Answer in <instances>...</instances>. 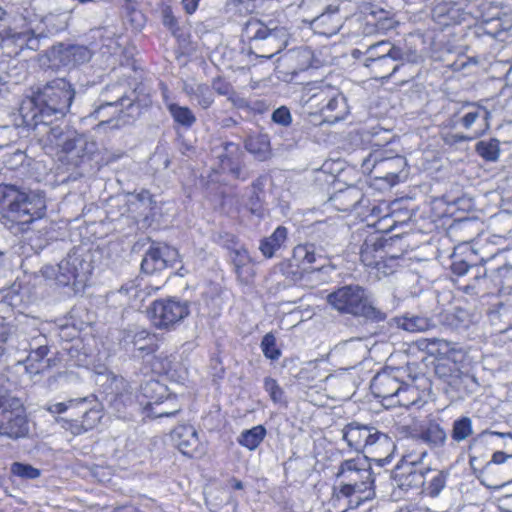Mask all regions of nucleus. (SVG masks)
<instances>
[{
  "label": "nucleus",
  "instance_id": "40",
  "mask_svg": "<svg viewBox=\"0 0 512 512\" xmlns=\"http://www.w3.org/2000/svg\"><path fill=\"white\" fill-rule=\"evenodd\" d=\"M266 433L267 431L263 425L254 426L251 429L241 432L238 437V443L250 451H253L262 443Z\"/></svg>",
  "mask_w": 512,
  "mask_h": 512
},
{
  "label": "nucleus",
  "instance_id": "49",
  "mask_svg": "<svg viewBox=\"0 0 512 512\" xmlns=\"http://www.w3.org/2000/svg\"><path fill=\"white\" fill-rule=\"evenodd\" d=\"M475 151L486 161H497L500 154L499 141L495 138L479 141L475 146Z\"/></svg>",
  "mask_w": 512,
  "mask_h": 512
},
{
  "label": "nucleus",
  "instance_id": "14",
  "mask_svg": "<svg viewBox=\"0 0 512 512\" xmlns=\"http://www.w3.org/2000/svg\"><path fill=\"white\" fill-rule=\"evenodd\" d=\"M178 257V251L168 245L151 246L142 259L141 271L148 275L163 271L173 267Z\"/></svg>",
  "mask_w": 512,
  "mask_h": 512
},
{
  "label": "nucleus",
  "instance_id": "63",
  "mask_svg": "<svg viewBox=\"0 0 512 512\" xmlns=\"http://www.w3.org/2000/svg\"><path fill=\"white\" fill-rule=\"evenodd\" d=\"M215 241L230 251L238 246L235 235L228 232L219 233Z\"/></svg>",
  "mask_w": 512,
  "mask_h": 512
},
{
  "label": "nucleus",
  "instance_id": "8",
  "mask_svg": "<svg viewBox=\"0 0 512 512\" xmlns=\"http://www.w3.org/2000/svg\"><path fill=\"white\" fill-rule=\"evenodd\" d=\"M147 314L156 328L172 330L190 315V302L177 297L158 299L149 306Z\"/></svg>",
  "mask_w": 512,
  "mask_h": 512
},
{
  "label": "nucleus",
  "instance_id": "9",
  "mask_svg": "<svg viewBox=\"0 0 512 512\" xmlns=\"http://www.w3.org/2000/svg\"><path fill=\"white\" fill-rule=\"evenodd\" d=\"M55 279L58 284L68 286L71 283H83L92 272L90 251L84 247H74L57 265Z\"/></svg>",
  "mask_w": 512,
  "mask_h": 512
},
{
  "label": "nucleus",
  "instance_id": "58",
  "mask_svg": "<svg viewBox=\"0 0 512 512\" xmlns=\"http://www.w3.org/2000/svg\"><path fill=\"white\" fill-rule=\"evenodd\" d=\"M376 269L378 275L388 276L395 272L396 269V258L391 257L387 259L386 257L381 258L377 264L373 267Z\"/></svg>",
  "mask_w": 512,
  "mask_h": 512
},
{
  "label": "nucleus",
  "instance_id": "64",
  "mask_svg": "<svg viewBox=\"0 0 512 512\" xmlns=\"http://www.w3.org/2000/svg\"><path fill=\"white\" fill-rule=\"evenodd\" d=\"M215 91L216 93H218L219 95H223V96H228L230 98V96L234 93L233 91V87L231 86L230 83L222 80V79H215L212 83V91Z\"/></svg>",
  "mask_w": 512,
  "mask_h": 512
},
{
  "label": "nucleus",
  "instance_id": "51",
  "mask_svg": "<svg viewBox=\"0 0 512 512\" xmlns=\"http://www.w3.org/2000/svg\"><path fill=\"white\" fill-rule=\"evenodd\" d=\"M333 2L337 0H302L300 9L313 17L329 9Z\"/></svg>",
  "mask_w": 512,
  "mask_h": 512
},
{
  "label": "nucleus",
  "instance_id": "7",
  "mask_svg": "<svg viewBox=\"0 0 512 512\" xmlns=\"http://www.w3.org/2000/svg\"><path fill=\"white\" fill-rule=\"evenodd\" d=\"M28 433L29 425L22 400L7 390H0V435L18 439Z\"/></svg>",
  "mask_w": 512,
  "mask_h": 512
},
{
  "label": "nucleus",
  "instance_id": "16",
  "mask_svg": "<svg viewBox=\"0 0 512 512\" xmlns=\"http://www.w3.org/2000/svg\"><path fill=\"white\" fill-rule=\"evenodd\" d=\"M25 187L15 184L0 186V203L11 221L21 225L22 216L25 214Z\"/></svg>",
  "mask_w": 512,
  "mask_h": 512
},
{
  "label": "nucleus",
  "instance_id": "37",
  "mask_svg": "<svg viewBox=\"0 0 512 512\" xmlns=\"http://www.w3.org/2000/svg\"><path fill=\"white\" fill-rule=\"evenodd\" d=\"M264 185L265 179L263 177H258L253 181L250 187V196L246 204L249 211L257 217H262L264 214Z\"/></svg>",
  "mask_w": 512,
  "mask_h": 512
},
{
  "label": "nucleus",
  "instance_id": "42",
  "mask_svg": "<svg viewBox=\"0 0 512 512\" xmlns=\"http://www.w3.org/2000/svg\"><path fill=\"white\" fill-rule=\"evenodd\" d=\"M442 324L452 330L466 329L470 323L469 313L462 308L456 307L442 315Z\"/></svg>",
  "mask_w": 512,
  "mask_h": 512
},
{
  "label": "nucleus",
  "instance_id": "4",
  "mask_svg": "<svg viewBox=\"0 0 512 512\" xmlns=\"http://www.w3.org/2000/svg\"><path fill=\"white\" fill-rule=\"evenodd\" d=\"M327 303L341 314L378 323L386 320L387 311L374 304L370 294L358 284L339 287L327 295Z\"/></svg>",
  "mask_w": 512,
  "mask_h": 512
},
{
  "label": "nucleus",
  "instance_id": "46",
  "mask_svg": "<svg viewBox=\"0 0 512 512\" xmlns=\"http://www.w3.org/2000/svg\"><path fill=\"white\" fill-rule=\"evenodd\" d=\"M473 434L472 420L468 416H461L452 423L451 438L457 442L467 440Z\"/></svg>",
  "mask_w": 512,
  "mask_h": 512
},
{
  "label": "nucleus",
  "instance_id": "20",
  "mask_svg": "<svg viewBox=\"0 0 512 512\" xmlns=\"http://www.w3.org/2000/svg\"><path fill=\"white\" fill-rule=\"evenodd\" d=\"M433 20L442 27L460 24L466 13L460 2L454 0H436L432 9Z\"/></svg>",
  "mask_w": 512,
  "mask_h": 512
},
{
  "label": "nucleus",
  "instance_id": "27",
  "mask_svg": "<svg viewBox=\"0 0 512 512\" xmlns=\"http://www.w3.org/2000/svg\"><path fill=\"white\" fill-rule=\"evenodd\" d=\"M25 214L22 216L21 225H27L41 219L46 214V201L44 194L25 188Z\"/></svg>",
  "mask_w": 512,
  "mask_h": 512
},
{
  "label": "nucleus",
  "instance_id": "6",
  "mask_svg": "<svg viewBox=\"0 0 512 512\" xmlns=\"http://www.w3.org/2000/svg\"><path fill=\"white\" fill-rule=\"evenodd\" d=\"M415 368V364H408L406 367L386 369L377 373L370 384L372 394L383 400H391L392 405L409 407L412 402L405 399V394L409 390L403 379L407 376L415 380L417 376L412 375Z\"/></svg>",
  "mask_w": 512,
  "mask_h": 512
},
{
  "label": "nucleus",
  "instance_id": "15",
  "mask_svg": "<svg viewBox=\"0 0 512 512\" xmlns=\"http://www.w3.org/2000/svg\"><path fill=\"white\" fill-rule=\"evenodd\" d=\"M490 117L491 114L486 107L477 103L466 102L452 115L449 119L448 126L455 128L457 125H461L464 129L469 130L479 121H482L483 125H480V129L477 131L484 132L489 128Z\"/></svg>",
  "mask_w": 512,
  "mask_h": 512
},
{
  "label": "nucleus",
  "instance_id": "61",
  "mask_svg": "<svg viewBox=\"0 0 512 512\" xmlns=\"http://www.w3.org/2000/svg\"><path fill=\"white\" fill-rule=\"evenodd\" d=\"M47 343H49V341L45 335H43L42 333H40L37 330H33L29 334V344H28L29 351H28V353H30V351H33L35 349H39V348L43 347Z\"/></svg>",
  "mask_w": 512,
  "mask_h": 512
},
{
  "label": "nucleus",
  "instance_id": "55",
  "mask_svg": "<svg viewBox=\"0 0 512 512\" xmlns=\"http://www.w3.org/2000/svg\"><path fill=\"white\" fill-rule=\"evenodd\" d=\"M12 332H14L12 330ZM29 334L24 331H19L15 334L12 333V341L8 342V349L12 348L16 350L17 352H25L28 353L29 351Z\"/></svg>",
  "mask_w": 512,
  "mask_h": 512
},
{
  "label": "nucleus",
  "instance_id": "62",
  "mask_svg": "<svg viewBox=\"0 0 512 512\" xmlns=\"http://www.w3.org/2000/svg\"><path fill=\"white\" fill-rule=\"evenodd\" d=\"M374 494L373 490H369L366 493H357L355 495L344 497L348 498V507L350 509H357L365 500L373 498Z\"/></svg>",
  "mask_w": 512,
  "mask_h": 512
},
{
  "label": "nucleus",
  "instance_id": "2",
  "mask_svg": "<svg viewBox=\"0 0 512 512\" xmlns=\"http://www.w3.org/2000/svg\"><path fill=\"white\" fill-rule=\"evenodd\" d=\"M75 88L64 77L31 88V95L23 101L20 115L36 114L46 118L63 119L75 98Z\"/></svg>",
  "mask_w": 512,
  "mask_h": 512
},
{
  "label": "nucleus",
  "instance_id": "41",
  "mask_svg": "<svg viewBox=\"0 0 512 512\" xmlns=\"http://www.w3.org/2000/svg\"><path fill=\"white\" fill-rule=\"evenodd\" d=\"M167 109L175 123L189 129L196 123V116L187 106L177 103H167Z\"/></svg>",
  "mask_w": 512,
  "mask_h": 512
},
{
  "label": "nucleus",
  "instance_id": "22",
  "mask_svg": "<svg viewBox=\"0 0 512 512\" xmlns=\"http://www.w3.org/2000/svg\"><path fill=\"white\" fill-rule=\"evenodd\" d=\"M311 28L324 36L335 35L341 28L343 17L339 13V1L333 2L329 9L309 20Z\"/></svg>",
  "mask_w": 512,
  "mask_h": 512
},
{
  "label": "nucleus",
  "instance_id": "1",
  "mask_svg": "<svg viewBox=\"0 0 512 512\" xmlns=\"http://www.w3.org/2000/svg\"><path fill=\"white\" fill-rule=\"evenodd\" d=\"M60 119L46 118L36 114L20 115L18 126L27 128L43 147L61 148L68 161L77 165L85 155V139Z\"/></svg>",
  "mask_w": 512,
  "mask_h": 512
},
{
  "label": "nucleus",
  "instance_id": "47",
  "mask_svg": "<svg viewBox=\"0 0 512 512\" xmlns=\"http://www.w3.org/2000/svg\"><path fill=\"white\" fill-rule=\"evenodd\" d=\"M435 374L449 385H455L460 379L461 371L456 363L441 361L435 366Z\"/></svg>",
  "mask_w": 512,
  "mask_h": 512
},
{
  "label": "nucleus",
  "instance_id": "45",
  "mask_svg": "<svg viewBox=\"0 0 512 512\" xmlns=\"http://www.w3.org/2000/svg\"><path fill=\"white\" fill-rule=\"evenodd\" d=\"M451 271L458 276H463L469 271H472L476 282L485 280L487 274V270L482 264L470 265L465 260L453 261L451 264Z\"/></svg>",
  "mask_w": 512,
  "mask_h": 512
},
{
  "label": "nucleus",
  "instance_id": "10",
  "mask_svg": "<svg viewBox=\"0 0 512 512\" xmlns=\"http://www.w3.org/2000/svg\"><path fill=\"white\" fill-rule=\"evenodd\" d=\"M407 166L406 159L403 156H384L383 151H373L366 156L361 164L364 173L371 174L376 171V178L388 181L390 184H396L401 180V173Z\"/></svg>",
  "mask_w": 512,
  "mask_h": 512
},
{
  "label": "nucleus",
  "instance_id": "33",
  "mask_svg": "<svg viewBox=\"0 0 512 512\" xmlns=\"http://www.w3.org/2000/svg\"><path fill=\"white\" fill-rule=\"evenodd\" d=\"M183 92L202 109L206 110L214 103L213 91L207 84H184Z\"/></svg>",
  "mask_w": 512,
  "mask_h": 512
},
{
  "label": "nucleus",
  "instance_id": "36",
  "mask_svg": "<svg viewBox=\"0 0 512 512\" xmlns=\"http://www.w3.org/2000/svg\"><path fill=\"white\" fill-rule=\"evenodd\" d=\"M402 50L403 49L401 47L394 45L390 41L381 40L367 47L363 53L362 63H367L391 55L398 56L399 52Z\"/></svg>",
  "mask_w": 512,
  "mask_h": 512
},
{
  "label": "nucleus",
  "instance_id": "19",
  "mask_svg": "<svg viewBox=\"0 0 512 512\" xmlns=\"http://www.w3.org/2000/svg\"><path fill=\"white\" fill-rule=\"evenodd\" d=\"M92 52L81 45L59 44L52 47L49 59L63 66L81 65L90 61Z\"/></svg>",
  "mask_w": 512,
  "mask_h": 512
},
{
  "label": "nucleus",
  "instance_id": "59",
  "mask_svg": "<svg viewBox=\"0 0 512 512\" xmlns=\"http://www.w3.org/2000/svg\"><path fill=\"white\" fill-rule=\"evenodd\" d=\"M264 388L274 402H279L283 396V390L273 378L267 377L264 380Z\"/></svg>",
  "mask_w": 512,
  "mask_h": 512
},
{
  "label": "nucleus",
  "instance_id": "56",
  "mask_svg": "<svg viewBox=\"0 0 512 512\" xmlns=\"http://www.w3.org/2000/svg\"><path fill=\"white\" fill-rule=\"evenodd\" d=\"M271 120L279 126L289 127L292 124L290 109L285 105L276 108L271 114Z\"/></svg>",
  "mask_w": 512,
  "mask_h": 512
},
{
  "label": "nucleus",
  "instance_id": "29",
  "mask_svg": "<svg viewBox=\"0 0 512 512\" xmlns=\"http://www.w3.org/2000/svg\"><path fill=\"white\" fill-rule=\"evenodd\" d=\"M288 235V228L280 225L273 231L270 236L261 239L259 250L262 255L267 259L276 256L278 251L286 248Z\"/></svg>",
  "mask_w": 512,
  "mask_h": 512
},
{
  "label": "nucleus",
  "instance_id": "28",
  "mask_svg": "<svg viewBox=\"0 0 512 512\" xmlns=\"http://www.w3.org/2000/svg\"><path fill=\"white\" fill-rule=\"evenodd\" d=\"M386 257L384 242L379 235L368 236L361 246L360 259L362 263L373 268L381 258Z\"/></svg>",
  "mask_w": 512,
  "mask_h": 512
},
{
  "label": "nucleus",
  "instance_id": "35",
  "mask_svg": "<svg viewBox=\"0 0 512 512\" xmlns=\"http://www.w3.org/2000/svg\"><path fill=\"white\" fill-rule=\"evenodd\" d=\"M448 475L446 471L427 467L422 492L430 497H437L446 486Z\"/></svg>",
  "mask_w": 512,
  "mask_h": 512
},
{
  "label": "nucleus",
  "instance_id": "23",
  "mask_svg": "<svg viewBox=\"0 0 512 512\" xmlns=\"http://www.w3.org/2000/svg\"><path fill=\"white\" fill-rule=\"evenodd\" d=\"M171 437L183 455L194 457L199 451L200 442L193 426L179 425L173 429Z\"/></svg>",
  "mask_w": 512,
  "mask_h": 512
},
{
  "label": "nucleus",
  "instance_id": "31",
  "mask_svg": "<svg viewBox=\"0 0 512 512\" xmlns=\"http://www.w3.org/2000/svg\"><path fill=\"white\" fill-rule=\"evenodd\" d=\"M390 324L411 333L424 332L435 326L428 317L410 314L394 317L391 319Z\"/></svg>",
  "mask_w": 512,
  "mask_h": 512
},
{
  "label": "nucleus",
  "instance_id": "12",
  "mask_svg": "<svg viewBox=\"0 0 512 512\" xmlns=\"http://www.w3.org/2000/svg\"><path fill=\"white\" fill-rule=\"evenodd\" d=\"M324 246H329V242L319 244L305 243L299 244L294 247L291 258V266L295 265L299 269L310 271H322L325 269V261L327 258V251Z\"/></svg>",
  "mask_w": 512,
  "mask_h": 512
},
{
  "label": "nucleus",
  "instance_id": "17",
  "mask_svg": "<svg viewBox=\"0 0 512 512\" xmlns=\"http://www.w3.org/2000/svg\"><path fill=\"white\" fill-rule=\"evenodd\" d=\"M418 55L415 52L402 50L398 56H386L381 59L363 63L374 78L386 79L393 76L404 65V62H416Z\"/></svg>",
  "mask_w": 512,
  "mask_h": 512
},
{
  "label": "nucleus",
  "instance_id": "48",
  "mask_svg": "<svg viewBox=\"0 0 512 512\" xmlns=\"http://www.w3.org/2000/svg\"><path fill=\"white\" fill-rule=\"evenodd\" d=\"M175 402V399H167L165 402H156L155 406H150L148 410V415L151 418H162V417H172L178 414L181 411L179 405H170Z\"/></svg>",
  "mask_w": 512,
  "mask_h": 512
},
{
  "label": "nucleus",
  "instance_id": "52",
  "mask_svg": "<svg viewBox=\"0 0 512 512\" xmlns=\"http://www.w3.org/2000/svg\"><path fill=\"white\" fill-rule=\"evenodd\" d=\"M11 473L21 479L32 480L40 476V470L30 464L14 462L11 465Z\"/></svg>",
  "mask_w": 512,
  "mask_h": 512
},
{
  "label": "nucleus",
  "instance_id": "57",
  "mask_svg": "<svg viewBox=\"0 0 512 512\" xmlns=\"http://www.w3.org/2000/svg\"><path fill=\"white\" fill-rule=\"evenodd\" d=\"M487 435H494V436H499L502 438L509 437L512 439L511 432L504 433V432H497V431H491V430H484L471 439L470 444L468 446L469 450H471V451L476 450L480 444L484 443L485 437Z\"/></svg>",
  "mask_w": 512,
  "mask_h": 512
},
{
  "label": "nucleus",
  "instance_id": "24",
  "mask_svg": "<svg viewBox=\"0 0 512 512\" xmlns=\"http://www.w3.org/2000/svg\"><path fill=\"white\" fill-rule=\"evenodd\" d=\"M427 467L414 462L403 464L397 468L396 478L401 489H419L425 484Z\"/></svg>",
  "mask_w": 512,
  "mask_h": 512
},
{
  "label": "nucleus",
  "instance_id": "54",
  "mask_svg": "<svg viewBox=\"0 0 512 512\" xmlns=\"http://www.w3.org/2000/svg\"><path fill=\"white\" fill-rule=\"evenodd\" d=\"M261 349L268 359L277 360L281 356V351L276 346V338L272 333H267L262 338Z\"/></svg>",
  "mask_w": 512,
  "mask_h": 512
},
{
  "label": "nucleus",
  "instance_id": "53",
  "mask_svg": "<svg viewBox=\"0 0 512 512\" xmlns=\"http://www.w3.org/2000/svg\"><path fill=\"white\" fill-rule=\"evenodd\" d=\"M231 259L234 265L235 272L240 275L241 270L247 264L251 262V257L246 248L243 246H237L231 250Z\"/></svg>",
  "mask_w": 512,
  "mask_h": 512
},
{
  "label": "nucleus",
  "instance_id": "39",
  "mask_svg": "<svg viewBox=\"0 0 512 512\" xmlns=\"http://www.w3.org/2000/svg\"><path fill=\"white\" fill-rule=\"evenodd\" d=\"M309 92H312L306 104L311 109H316L321 114V106H325L331 94H335V87L325 84H320L314 88H310Z\"/></svg>",
  "mask_w": 512,
  "mask_h": 512
},
{
  "label": "nucleus",
  "instance_id": "11",
  "mask_svg": "<svg viewBox=\"0 0 512 512\" xmlns=\"http://www.w3.org/2000/svg\"><path fill=\"white\" fill-rule=\"evenodd\" d=\"M25 13L21 14V18L24 21L21 30H17V27L4 29L0 33L2 44L5 47L14 45L22 51L24 49H30L37 51L40 49L41 34H35L33 27L34 22L37 21V16L34 13L24 10Z\"/></svg>",
  "mask_w": 512,
  "mask_h": 512
},
{
  "label": "nucleus",
  "instance_id": "25",
  "mask_svg": "<svg viewBox=\"0 0 512 512\" xmlns=\"http://www.w3.org/2000/svg\"><path fill=\"white\" fill-rule=\"evenodd\" d=\"M373 477L370 465L361 469L345 481H342L338 496H351L357 493H366L372 489Z\"/></svg>",
  "mask_w": 512,
  "mask_h": 512
},
{
  "label": "nucleus",
  "instance_id": "38",
  "mask_svg": "<svg viewBox=\"0 0 512 512\" xmlns=\"http://www.w3.org/2000/svg\"><path fill=\"white\" fill-rule=\"evenodd\" d=\"M126 344H132L134 350L151 354L154 351L153 348V336H151L146 330L141 331H128L124 337Z\"/></svg>",
  "mask_w": 512,
  "mask_h": 512
},
{
  "label": "nucleus",
  "instance_id": "60",
  "mask_svg": "<svg viewBox=\"0 0 512 512\" xmlns=\"http://www.w3.org/2000/svg\"><path fill=\"white\" fill-rule=\"evenodd\" d=\"M482 134H483V131H474L472 135H465L462 133L447 134L444 137V141L446 144L454 145L457 143L474 140V139L480 137Z\"/></svg>",
  "mask_w": 512,
  "mask_h": 512
},
{
  "label": "nucleus",
  "instance_id": "3",
  "mask_svg": "<svg viewBox=\"0 0 512 512\" xmlns=\"http://www.w3.org/2000/svg\"><path fill=\"white\" fill-rule=\"evenodd\" d=\"M243 36L249 40L250 52L270 59L288 45L290 32L278 20L249 19L243 27Z\"/></svg>",
  "mask_w": 512,
  "mask_h": 512
},
{
  "label": "nucleus",
  "instance_id": "5",
  "mask_svg": "<svg viewBox=\"0 0 512 512\" xmlns=\"http://www.w3.org/2000/svg\"><path fill=\"white\" fill-rule=\"evenodd\" d=\"M342 439L357 452L390 455L395 445L392 439L376 427L353 421L341 430Z\"/></svg>",
  "mask_w": 512,
  "mask_h": 512
},
{
  "label": "nucleus",
  "instance_id": "32",
  "mask_svg": "<svg viewBox=\"0 0 512 512\" xmlns=\"http://www.w3.org/2000/svg\"><path fill=\"white\" fill-rule=\"evenodd\" d=\"M347 113L345 98L335 88V94H331L325 106H321L323 121L335 123L342 120Z\"/></svg>",
  "mask_w": 512,
  "mask_h": 512
},
{
  "label": "nucleus",
  "instance_id": "30",
  "mask_svg": "<svg viewBox=\"0 0 512 512\" xmlns=\"http://www.w3.org/2000/svg\"><path fill=\"white\" fill-rule=\"evenodd\" d=\"M334 352L347 357L353 365H356L365 358L367 346L361 338H350L336 344Z\"/></svg>",
  "mask_w": 512,
  "mask_h": 512
},
{
  "label": "nucleus",
  "instance_id": "43",
  "mask_svg": "<svg viewBox=\"0 0 512 512\" xmlns=\"http://www.w3.org/2000/svg\"><path fill=\"white\" fill-rule=\"evenodd\" d=\"M245 149L260 160L266 159L269 154V140L266 135L249 136L244 141Z\"/></svg>",
  "mask_w": 512,
  "mask_h": 512
},
{
  "label": "nucleus",
  "instance_id": "13",
  "mask_svg": "<svg viewBox=\"0 0 512 512\" xmlns=\"http://www.w3.org/2000/svg\"><path fill=\"white\" fill-rule=\"evenodd\" d=\"M213 151L222 172L229 173L235 179L246 180L249 178V173L242 166L244 153L238 144L223 142Z\"/></svg>",
  "mask_w": 512,
  "mask_h": 512
},
{
  "label": "nucleus",
  "instance_id": "18",
  "mask_svg": "<svg viewBox=\"0 0 512 512\" xmlns=\"http://www.w3.org/2000/svg\"><path fill=\"white\" fill-rule=\"evenodd\" d=\"M135 91H132L130 95L126 94L125 86L121 84L107 85L101 93L102 103L94 111L96 119H100L102 111L107 107H118L121 106L120 114L124 113V108L127 110L135 107Z\"/></svg>",
  "mask_w": 512,
  "mask_h": 512
},
{
  "label": "nucleus",
  "instance_id": "34",
  "mask_svg": "<svg viewBox=\"0 0 512 512\" xmlns=\"http://www.w3.org/2000/svg\"><path fill=\"white\" fill-rule=\"evenodd\" d=\"M50 351L49 343L39 349L30 351L25 358L26 371L30 374H39L52 366V359L46 358Z\"/></svg>",
  "mask_w": 512,
  "mask_h": 512
},
{
  "label": "nucleus",
  "instance_id": "21",
  "mask_svg": "<svg viewBox=\"0 0 512 512\" xmlns=\"http://www.w3.org/2000/svg\"><path fill=\"white\" fill-rule=\"evenodd\" d=\"M359 30L364 36L385 34L395 27L396 21L385 10L371 11L359 19Z\"/></svg>",
  "mask_w": 512,
  "mask_h": 512
},
{
  "label": "nucleus",
  "instance_id": "26",
  "mask_svg": "<svg viewBox=\"0 0 512 512\" xmlns=\"http://www.w3.org/2000/svg\"><path fill=\"white\" fill-rule=\"evenodd\" d=\"M410 435L431 448H441L447 441L445 429L435 420H429L427 424L421 425L419 429H413Z\"/></svg>",
  "mask_w": 512,
  "mask_h": 512
},
{
  "label": "nucleus",
  "instance_id": "50",
  "mask_svg": "<svg viewBox=\"0 0 512 512\" xmlns=\"http://www.w3.org/2000/svg\"><path fill=\"white\" fill-rule=\"evenodd\" d=\"M101 417L100 410L95 408L85 409L81 420L82 426H79L80 428L77 430H73V434L80 435L93 429L99 423Z\"/></svg>",
  "mask_w": 512,
  "mask_h": 512
},
{
  "label": "nucleus",
  "instance_id": "44",
  "mask_svg": "<svg viewBox=\"0 0 512 512\" xmlns=\"http://www.w3.org/2000/svg\"><path fill=\"white\" fill-rule=\"evenodd\" d=\"M369 466L366 457L357 456L352 459H346L341 462L339 465L338 471L336 473V477L345 481L349 476L354 475L361 469Z\"/></svg>",
  "mask_w": 512,
  "mask_h": 512
}]
</instances>
